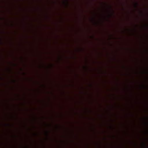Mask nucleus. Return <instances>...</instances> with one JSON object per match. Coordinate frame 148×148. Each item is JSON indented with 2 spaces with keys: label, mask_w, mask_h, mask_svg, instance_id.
<instances>
[{
  "label": "nucleus",
  "mask_w": 148,
  "mask_h": 148,
  "mask_svg": "<svg viewBox=\"0 0 148 148\" xmlns=\"http://www.w3.org/2000/svg\"><path fill=\"white\" fill-rule=\"evenodd\" d=\"M100 15V20H102V16L103 14V12L101 11H100L99 13Z\"/></svg>",
  "instance_id": "1"
},
{
  "label": "nucleus",
  "mask_w": 148,
  "mask_h": 148,
  "mask_svg": "<svg viewBox=\"0 0 148 148\" xmlns=\"http://www.w3.org/2000/svg\"><path fill=\"white\" fill-rule=\"evenodd\" d=\"M92 12L91 11V23H92Z\"/></svg>",
  "instance_id": "2"
},
{
  "label": "nucleus",
  "mask_w": 148,
  "mask_h": 148,
  "mask_svg": "<svg viewBox=\"0 0 148 148\" xmlns=\"http://www.w3.org/2000/svg\"><path fill=\"white\" fill-rule=\"evenodd\" d=\"M101 4H102V6H103V7H104L105 6V5H106V4H105V3H101Z\"/></svg>",
  "instance_id": "3"
},
{
  "label": "nucleus",
  "mask_w": 148,
  "mask_h": 148,
  "mask_svg": "<svg viewBox=\"0 0 148 148\" xmlns=\"http://www.w3.org/2000/svg\"><path fill=\"white\" fill-rule=\"evenodd\" d=\"M135 5L136 7H137L138 5V4L137 3H135Z\"/></svg>",
  "instance_id": "4"
},
{
  "label": "nucleus",
  "mask_w": 148,
  "mask_h": 148,
  "mask_svg": "<svg viewBox=\"0 0 148 148\" xmlns=\"http://www.w3.org/2000/svg\"><path fill=\"white\" fill-rule=\"evenodd\" d=\"M91 38H92V35L91 36Z\"/></svg>",
  "instance_id": "5"
},
{
  "label": "nucleus",
  "mask_w": 148,
  "mask_h": 148,
  "mask_svg": "<svg viewBox=\"0 0 148 148\" xmlns=\"http://www.w3.org/2000/svg\"><path fill=\"white\" fill-rule=\"evenodd\" d=\"M92 83H91V86H92Z\"/></svg>",
  "instance_id": "6"
},
{
  "label": "nucleus",
  "mask_w": 148,
  "mask_h": 148,
  "mask_svg": "<svg viewBox=\"0 0 148 148\" xmlns=\"http://www.w3.org/2000/svg\"><path fill=\"white\" fill-rule=\"evenodd\" d=\"M100 21H101V20H100Z\"/></svg>",
  "instance_id": "7"
}]
</instances>
